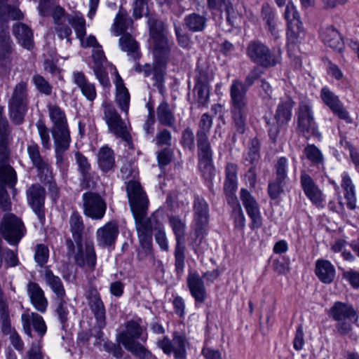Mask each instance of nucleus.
I'll return each instance as SVG.
<instances>
[{
  "instance_id": "nucleus-1",
  "label": "nucleus",
  "mask_w": 359,
  "mask_h": 359,
  "mask_svg": "<svg viewBox=\"0 0 359 359\" xmlns=\"http://www.w3.org/2000/svg\"><path fill=\"white\" fill-rule=\"evenodd\" d=\"M126 191L131 210L135 221L140 248L137 258L140 260L153 255L152 231L156 220L155 217L146 218L148 199L139 182L129 180Z\"/></svg>"
},
{
  "instance_id": "nucleus-2",
  "label": "nucleus",
  "mask_w": 359,
  "mask_h": 359,
  "mask_svg": "<svg viewBox=\"0 0 359 359\" xmlns=\"http://www.w3.org/2000/svg\"><path fill=\"white\" fill-rule=\"evenodd\" d=\"M150 35L155 43L154 56L156 57L154 67L151 68L148 64L144 67L137 65V72H143L145 76L153 74L154 79L157 84H161L164 79L166 58L168 55V42L164 34V26L161 21L154 18L148 20Z\"/></svg>"
},
{
  "instance_id": "nucleus-3",
  "label": "nucleus",
  "mask_w": 359,
  "mask_h": 359,
  "mask_svg": "<svg viewBox=\"0 0 359 359\" xmlns=\"http://www.w3.org/2000/svg\"><path fill=\"white\" fill-rule=\"evenodd\" d=\"M52 17L56 35L60 40L66 39L69 45L72 44V31L69 25L74 28L76 35L81 36L83 33L84 17L81 13L68 14L62 8L57 6L53 11Z\"/></svg>"
},
{
  "instance_id": "nucleus-4",
  "label": "nucleus",
  "mask_w": 359,
  "mask_h": 359,
  "mask_svg": "<svg viewBox=\"0 0 359 359\" xmlns=\"http://www.w3.org/2000/svg\"><path fill=\"white\" fill-rule=\"evenodd\" d=\"M22 18L23 13L17 6H0V60L5 65L11 62L14 50V43L8 30V20Z\"/></svg>"
},
{
  "instance_id": "nucleus-5",
  "label": "nucleus",
  "mask_w": 359,
  "mask_h": 359,
  "mask_svg": "<svg viewBox=\"0 0 359 359\" xmlns=\"http://www.w3.org/2000/svg\"><path fill=\"white\" fill-rule=\"evenodd\" d=\"M11 133L8 122L3 115V108L0 107V182L13 188L17 182V174L8 164L9 151L6 147L11 138Z\"/></svg>"
},
{
  "instance_id": "nucleus-6",
  "label": "nucleus",
  "mask_w": 359,
  "mask_h": 359,
  "mask_svg": "<svg viewBox=\"0 0 359 359\" xmlns=\"http://www.w3.org/2000/svg\"><path fill=\"white\" fill-rule=\"evenodd\" d=\"M248 87L239 80H233L230 88L231 113L233 122L238 133L245 130V119L248 114L246 93Z\"/></svg>"
},
{
  "instance_id": "nucleus-7",
  "label": "nucleus",
  "mask_w": 359,
  "mask_h": 359,
  "mask_svg": "<svg viewBox=\"0 0 359 359\" xmlns=\"http://www.w3.org/2000/svg\"><path fill=\"white\" fill-rule=\"evenodd\" d=\"M142 332L143 329L139 321L129 320L126 323V330L119 334L118 341L126 350L139 358L151 359V353L137 341Z\"/></svg>"
},
{
  "instance_id": "nucleus-8",
  "label": "nucleus",
  "mask_w": 359,
  "mask_h": 359,
  "mask_svg": "<svg viewBox=\"0 0 359 359\" xmlns=\"http://www.w3.org/2000/svg\"><path fill=\"white\" fill-rule=\"evenodd\" d=\"M169 224L175 236L176 245L175 248V267L177 277H181L185 266V245L184 237L186 222L178 216H170Z\"/></svg>"
},
{
  "instance_id": "nucleus-9",
  "label": "nucleus",
  "mask_w": 359,
  "mask_h": 359,
  "mask_svg": "<svg viewBox=\"0 0 359 359\" xmlns=\"http://www.w3.org/2000/svg\"><path fill=\"white\" fill-rule=\"evenodd\" d=\"M28 90L27 83L20 81L13 89L8 102L10 118L16 125L21 124L27 111Z\"/></svg>"
},
{
  "instance_id": "nucleus-10",
  "label": "nucleus",
  "mask_w": 359,
  "mask_h": 359,
  "mask_svg": "<svg viewBox=\"0 0 359 359\" xmlns=\"http://www.w3.org/2000/svg\"><path fill=\"white\" fill-rule=\"evenodd\" d=\"M246 52L253 62L264 67H273L281 60V51L279 49L270 50L266 46L259 41H251Z\"/></svg>"
},
{
  "instance_id": "nucleus-11",
  "label": "nucleus",
  "mask_w": 359,
  "mask_h": 359,
  "mask_svg": "<svg viewBox=\"0 0 359 359\" xmlns=\"http://www.w3.org/2000/svg\"><path fill=\"white\" fill-rule=\"evenodd\" d=\"M0 234L10 245H16L26 234V228L19 217L7 213L0 223Z\"/></svg>"
},
{
  "instance_id": "nucleus-12",
  "label": "nucleus",
  "mask_w": 359,
  "mask_h": 359,
  "mask_svg": "<svg viewBox=\"0 0 359 359\" xmlns=\"http://www.w3.org/2000/svg\"><path fill=\"white\" fill-rule=\"evenodd\" d=\"M197 145L198 149V168L206 180H211L215 175L212 164V151L208 136L197 133Z\"/></svg>"
},
{
  "instance_id": "nucleus-13",
  "label": "nucleus",
  "mask_w": 359,
  "mask_h": 359,
  "mask_svg": "<svg viewBox=\"0 0 359 359\" xmlns=\"http://www.w3.org/2000/svg\"><path fill=\"white\" fill-rule=\"evenodd\" d=\"M103 109L104 118L109 132L128 142L130 140V135L126 122L121 118L113 105L103 104Z\"/></svg>"
},
{
  "instance_id": "nucleus-14",
  "label": "nucleus",
  "mask_w": 359,
  "mask_h": 359,
  "mask_svg": "<svg viewBox=\"0 0 359 359\" xmlns=\"http://www.w3.org/2000/svg\"><path fill=\"white\" fill-rule=\"evenodd\" d=\"M27 151L33 167L36 170L37 177L41 182H49L53 179V170L47 158L40 152L38 144L31 142L27 144Z\"/></svg>"
},
{
  "instance_id": "nucleus-15",
  "label": "nucleus",
  "mask_w": 359,
  "mask_h": 359,
  "mask_svg": "<svg viewBox=\"0 0 359 359\" xmlns=\"http://www.w3.org/2000/svg\"><path fill=\"white\" fill-rule=\"evenodd\" d=\"M83 212L85 216L93 220H101L106 212L107 204L104 200L94 192H86L82 196Z\"/></svg>"
},
{
  "instance_id": "nucleus-16",
  "label": "nucleus",
  "mask_w": 359,
  "mask_h": 359,
  "mask_svg": "<svg viewBox=\"0 0 359 359\" xmlns=\"http://www.w3.org/2000/svg\"><path fill=\"white\" fill-rule=\"evenodd\" d=\"M285 18L287 22V36L289 41L288 48L299 43L304 36L302 22L296 7L292 3H288L285 11Z\"/></svg>"
},
{
  "instance_id": "nucleus-17",
  "label": "nucleus",
  "mask_w": 359,
  "mask_h": 359,
  "mask_svg": "<svg viewBox=\"0 0 359 359\" xmlns=\"http://www.w3.org/2000/svg\"><path fill=\"white\" fill-rule=\"evenodd\" d=\"M46 193L45 189L39 184H33L26 190V198L28 205L36 215L40 223L44 224L45 200Z\"/></svg>"
},
{
  "instance_id": "nucleus-18",
  "label": "nucleus",
  "mask_w": 359,
  "mask_h": 359,
  "mask_svg": "<svg viewBox=\"0 0 359 359\" xmlns=\"http://www.w3.org/2000/svg\"><path fill=\"white\" fill-rule=\"evenodd\" d=\"M312 107L310 104L302 102L299 105L298 116V126L304 136L309 139L311 136L320 138V134L314 122Z\"/></svg>"
},
{
  "instance_id": "nucleus-19",
  "label": "nucleus",
  "mask_w": 359,
  "mask_h": 359,
  "mask_svg": "<svg viewBox=\"0 0 359 359\" xmlns=\"http://www.w3.org/2000/svg\"><path fill=\"white\" fill-rule=\"evenodd\" d=\"M48 113L53 123L51 128L53 138H71L64 111L57 105H49Z\"/></svg>"
},
{
  "instance_id": "nucleus-20",
  "label": "nucleus",
  "mask_w": 359,
  "mask_h": 359,
  "mask_svg": "<svg viewBox=\"0 0 359 359\" xmlns=\"http://www.w3.org/2000/svg\"><path fill=\"white\" fill-rule=\"evenodd\" d=\"M240 198L249 217L251 219L250 225L252 229H259L262 225L259 206L252 195L245 189H241Z\"/></svg>"
},
{
  "instance_id": "nucleus-21",
  "label": "nucleus",
  "mask_w": 359,
  "mask_h": 359,
  "mask_svg": "<svg viewBox=\"0 0 359 359\" xmlns=\"http://www.w3.org/2000/svg\"><path fill=\"white\" fill-rule=\"evenodd\" d=\"M320 97L325 104L339 118L350 123L351 121L348 112L344 107L343 104L329 88L323 87L320 90Z\"/></svg>"
},
{
  "instance_id": "nucleus-22",
  "label": "nucleus",
  "mask_w": 359,
  "mask_h": 359,
  "mask_svg": "<svg viewBox=\"0 0 359 359\" xmlns=\"http://www.w3.org/2000/svg\"><path fill=\"white\" fill-rule=\"evenodd\" d=\"M300 184L306 197L316 206L322 207L325 196L313 178L309 174L303 172L300 176Z\"/></svg>"
},
{
  "instance_id": "nucleus-23",
  "label": "nucleus",
  "mask_w": 359,
  "mask_h": 359,
  "mask_svg": "<svg viewBox=\"0 0 359 359\" xmlns=\"http://www.w3.org/2000/svg\"><path fill=\"white\" fill-rule=\"evenodd\" d=\"M77 251L74 256L76 263L93 271L96 265V254L93 242H86L83 248L82 242L76 243Z\"/></svg>"
},
{
  "instance_id": "nucleus-24",
  "label": "nucleus",
  "mask_w": 359,
  "mask_h": 359,
  "mask_svg": "<svg viewBox=\"0 0 359 359\" xmlns=\"http://www.w3.org/2000/svg\"><path fill=\"white\" fill-rule=\"evenodd\" d=\"M119 233L118 226L115 221H109L96 231L97 245L102 248L114 244Z\"/></svg>"
},
{
  "instance_id": "nucleus-25",
  "label": "nucleus",
  "mask_w": 359,
  "mask_h": 359,
  "mask_svg": "<svg viewBox=\"0 0 359 359\" xmlns=\"http://www.w3.org/2000/svg\"><path fill=\"white\" fill-rule=\"evenodd\" d=\"M86 297L88 304L93 312L99 328L105 326V309L97 290L90 287L86 292Z\"/></svg>"
},
{
  "instance_id": "nucleus-26",
  "label": "nucleus",
  "mask_w": 359,
  "mask_h": 359,
  "mask_svg": "<svg viewBox=\"0 0 359 359\" xmlns=\"http://www.w3.org/2000/svg\"><path fill=\"white\" fill-rule=\"evenodd\" d=\"M92 57L93 59L92 69L96 79L102 86L109 87L110 86V82L107 73L104 67V63L106 62V57L100 46L93 49Z\"/></svg>"
},
{
  "instance_id": "nucleus-27",
  "label": "nucleus",
  "mask_w": 359,
  "mask_h": 359,
  "mask_svg": "<svg viewBox=\"0 0 359 359\" xmlns=\"http://www.w3.org/2000/svg\"><path fill=\"white\" fill-rule=\"evenodd\" d=\"M74 83L79 88L82 95L90 102L97 97L95 86L88 81L83 72L74 71L72 75Z\"/></svg>"
},
{
  "instance_id": "nucleus-28",
  "label": "nucleus",
  "mask_w": 359,
  "mask_h": 359,
  "mask_svg": "<svg viewBox=\"0 0 359 359\" xmlns=\"http://www.w3.org/2000/svg\"><path fill=\"white\" fill-rule=\"evenodd\" d=\"M56 166L62 172H65L69 167L66 151L69 149L71 138L53 139Z\"/></svg>"
},
{
  "instance_id": "nucleus-29",
  "label": "nucleus",
  "mask_w": 359,
  "mask_h": 359,
  "mask_svg": "<svg viewBox=\"0 0 359 359\" xmlns=\"http://www.w3.org/2000/svg\"><path fill=\"white\" fill-rule=\"evenodd\" d=\"M328 316L334 320L358 319L359 314L349 304L335 302L328 311Z\"/></svg>"
},
{
  "instance_id": "nucleus-30",
  "label": "nucleus",
  "mask_w": 359,
  "mask_h": 359,
  "mask_svg": "<svg viewBox=\"0 0 359 359\" xmlns=\"http://www.w3.org/2000/svg\"><path fill=\"white\" fill-rule=\"evenodd\" d=\"M23 329L26 334L32 337L31 325L40 337H43L47 331L46 323L39 314L32 313L31 315L22 316Z\"/></svg>"
},
{
  "instance_id": "nucleus-31",
  "label": "nucleus",
  "mask_w": 359,
  "mask_h": 359,
  "mask_svg": "<svg viewBox=\"0 0 359 359\" xmlns=\"http://www.w3.org/2000/svg\"><path fill=\"white\" fill-rule=\"evenodd\" d=\"M187 285L196 302L203 303L206 298V290L202 278L197 272L189 273Z\"/></svg>"
},
{
  "instance_id": "nucleus-32",
  "label": "nucleus",
  "mask_w": 359,
  "mask_h": 359,
  "mask_svg": "<svg viewBox=\"0 0 359 359\" xmlns=\"http://www.w3.org/2000/svg\"><path fill=\"white\" fill-rule=\"evenodd\" d=\"M27 294L33 306L41 313L46 312L48 307V300L39 285L34 282H29L27 284Z\"/></svg>"
},
{
  "instance_id": "nucleus-33",
  "label": "nucleus",
  "mask_w": 359,
  "mask_h": 359,
  "mask_svg": "<svg viewBox=\"0 0 359 359\" xmlns=\"http://www.w3.org/2000/svg\"><path fill=\"white\" fill-rule=\"evenodd\" d=\"M133 21L129 17L127 11L123 8H120L112 25V32L116 36L130 33L133 29Z\"/></svg>"
},
{
  "instance_id": "nucleus-34",
  "label": "nucleus",
  "mask_w": 359,
  "mask_h": 359,
  "mask_svg": "<svg viewBox=\"0 0 359 359\" xmlns=\"http://www.w3.org/2000/svg\"><path fill=\"white\" fill-rule=\"evenodd\" d=\"M315 274L322 283L330 284L335 278L336 269L330 261L320 259L316 262Z\"/></svg>"
},
{
  "instance_id": "nucleus-35",
  "label": "nucleus",
  "mask_w": 359,
  "mask_h": 359,
  "mask_svg": "<svg viewBox=\"0 0 359 359\" xmlns=\"http://www.w3.org/2000/svg\"><path fill=\"white\" fill-rule=\"evenodd\" d=\"M13 33L19 44L27 50L34 47L33 32L24 23H15L13 27Z\"/></svg>"
},
{
  "instance_id": "nucleus-36",
  "label": "nucleus",
  "mask_w": 359,
  "mask_h": 359,
  "mask_svg": "<svg viewBox=\"0 0 359 359\" xmlns=\"http://www.w3.org/2000/svg\"><path fill=\"white\" fill-rule=\"evenodd\" d=\"M115 86L116 90V102L120 109L126 114H128L130 106V94L119 74L116 76Z\"/></svg>"
},
{
  "instance_id": "nucleus-37",
  "label": "nucleus",
  "mask_w": 359,
  "mask_h": 359,
  "mask_svg": "<svg viewBox=\"0 0 359 359\" xmlns=\"http://www.w3.org/2000/svg\"><path fill=\"white\" fill-rule=\"evenodd\" d=\"M156 116L158 122L170 128L175 126L176 118L175 109L169 105L166 101H162L156 109Z\"/></svg>"
},
{
  "instance_id": "nucleus-38",
  "label": "nucleus",
  "mask_w": 359,
  "mask_h": 359,
  "mask_svg": "<svg viewBox=\"0 0 359 359\" xmlns=\"http://www.w3.org/2000/svg\"><path fill=\"white\" fill-rule=\"evenodd\" d=\"M323 42L332 49L341 50L344 43L339 32L332 26L323 28L320 32Z\"/></svg>"
},
{
  "instance_id": "nucleus-39",
  "label": "nucleus",
  "mask_w": 359,
  "mask_h": 359,
  "mask_svg": "<svg viewBox=\"0 0 359 359\" xmlns=\"http://www.w3.org/2000/svg\"><path fill=\"white\" fill-rule=\"evenodd\" d=\"M97 164L100 169L107 172L115 167V158L114 151L108 147H102L97 154Z\"/></svg>"
},
{
  "instance_id": "nucleus-40",
  "label": "nucleus",
  "mask_w": 359,
  "mask_h": 359,
  "mask_svg": "<svg viewBox=\"0 0 359 359\" xmlns=\"http://www.w3.org/2000/svg\"><path fill=\"white\" fill-rule=\"evenodd\" d=\"M118 43L121 49L126 52L133 60L140 57L138 43L130 33L123 34L119 39Z\"/></svg>"
},
{
  "instance_id": "nucleus-41",
  "label": "nucleus",
  "mask_w": 359,
  "mask_h": 359,
  "mask_svg": "<svg viewBox=\"0 0 359 359\" xmlns=\"http://www.w3.org/2000/svg\"><path fill=\"white\" fill-rule=\"evenodd\" d=\"M76 161L79 167V171L82 177V183L85 184L86 187H91L93 186V183L91 182V166L89 163L87 158L84 156L80 152L75 154Z\"/></svg>"
},
{
  "instance_id": "nucleus-42",
  "label": "nucleus",
  "mask_w": 359,
  "mask_h": 359,
  "mask_svg": "<svg viewBox=\"0 0 359 359\" xmlns=\"http://www.w3.org/2000/svg\"><path fill=\"white\" fill-rule=\"evenodd\" d=\"M69 223L74 241L82 242L85 228L82 216L77 211L73 212L70 215Z\"/></svg>"
},
{
  "instance_id": "nucleus-43",
  "label": "nucleus",
  "mask_w": 359,
  "mask_h": 359,
  "mask_svg": "<svg viewBox=\"0 0 359 359\" xmlns=\"http://www.w3.org/2000/svg\"><path fill=\"white\" fill-rule=\"evenodd\" d=\"M292 107L293 102L290 99L278 104L275 114V120L277 124L283 126L289 122L292 117Z\"/></svg>"
},
{
  "instance_id": "nucleus-44",
  "label": "nucleus",
  "mask_w": 359,
  "mask_h": 359,
  "mask_svg": "<svg viewBox=\"0 0 359 359\" xmlns=\"http://www.w3.org/2000/svg\"><path fill=\"white\" fill-rule=\"evenodd\" d=\"M195 220L198 225L203 227L208 220V205L204 198L196 196L194 200Z\"/></svg>"
},
{
  "instance_id": "nucleus-45",
  "label": "nucleus",
  "mask_w": 359,
  "mask_h": 359,
  "mask_svg": "<svg viewBox=\"0 0 359 359\" xmlns=\"http://www.w3.org/2000/svg\"><path fill=\"white\" fill-rule=\"evenodd\" d=\"M45 280L52 291L56 294L57 299L65 297V290L61 279L53 274L52 271L46 269L45 271Z\"/></svg>"
},
{
  "instance_id": "nucleus-46",
  "label": "nucleus",
  "mask_w": 359,
  "mask_h": 359,
  "mask_svg": "<svg viewBox=\"0 0 359 359\" xmlns=\"http://www.w3.org/2000/svg\"><path fill=\"white\" fill-rule=\"evenodd\" d=\"M186 27L192 32H201L205 27L206 18L198 13H191L184 18Z\"/></svg>"
},
{
  "instance_id": "nucleus-47",
  "label": "nucleus",
  "mask_w": 359,
  "mask_h": 359,
  "mask_svg": "<svg viewBox=\"0 0 359 359\" xmlns=\"http://www.w3.org/2000/svg\"><path fill=\"white\" fill-rule=\"evenodd\" d=\"M172 347L175 357L177 359L186 358V338L184 335L175 332L172 337Z\"/></svg>"
},
{
  "instance_id": "nucleus-48",
  "label": "nucleus",
  "mask_w": 359,
  "mask_h": 359,
  "mask_svg": "<svg viewBox=\"0 0 359 359\" xmlns=\"http://www.w3.org/2000/svg\"><path fill=\"white\" fill-rule=\"evenodd\" d=\"M237 187V167L233 163H228L226 167V180L224 189L230 192L236 190Z\"/></svg>"
},
{
  "instance_id": "nucleus-49",
  "label": "nucleus",
  "mask_w": 359,
  "mask_h": 359,
  "mask_svg": "<svg viewBox=\"0 0 359 359\" xmlns=\"http://www.w3.org/2000/svg\"><path fill=\"white\" fill-rule=\"evenodd\" d=\"M262 14L272 35L274 36L275 39H278L279 36L278 31L276 28L274 22L275 12L273 8L268 4H265L262 6Z\"/></svg>"
},
{
  "instance_id": "nucleus-50",
  "label": "nucleus",
  "mask_w": 359,
  "mask_h": 359,
  "mask_svg": "<svg viewBox=\"0 0 359 359\" xmlns=\"http://www.w3.org/2000/svg\"><path fill=\"white\" fill-rule=\"evenodd\" d=\"M214 74L212 69L207 65L198 66L196 76V84H206L209 86V83L213 80Z\"/></svg>"
},
{
  "instance_id": "nucleus-51",
  "label": "nucleus",
  "mask_w": 359,
  "mask_h": 359,
  "mask_svg": "<svg viewBox=\"0 0 359 359\" xmlns=\"http://www.w3.org/2000/svg\"><path fill=\"white\" fill-rule=\"evenodd\" d=\"M0 327L5 335H10L15 332L11 325L8 306L4 309H0Z\"/></svg>"
},
{
  "instance_id": "nucleus-52",
  "label": "nucleus",
  "mask_w": 359,
  "mask_h": 359,
  "mask_svg": "<svg viewBox=\"0 0 359 359\" xmlns=\"http://www.w3.org/2000/svg\"><path fill=\"white\" fill-rule=\"evenodd\" d=\"M306 158L313 164L320 165L323 163V156L320 150L313 144H309L304 149Z\"/></svg>"
},
{
  "instance_id": "nucleus-53",
  "label": "nucleus",
  "mask_w": 359,
  "mask_h": 359,
  "mask_svg": "<svg viewBox=\"0 0 359 359\" xmlns=\"http://www.w3.org/2000/svg\"><path fill=\"white\" fill-rule=\"evenodd\" d=\"M194 92L198 107L205 105L209 99V86L206 84H196L194 87Z\"/></svg>"
},
{
  "instance_id": "nucleus-54",
  "label": "nucleus",
  "mask_w": 359,
  "mask_h": 359,
  "mask_svg": "<svg viewBox=\"0 0 359 359\" xmlns=\"http://www.w3.org/2000/svg\"><path fill=\"white\" fill-rule=\"evenodd\" d=\"M232 217L233 218L235 228L243 231L245 226V217L240 204L237 203V201L235 202Z\"/></svg>"
},
{
  "instance_id": "nucleus-55",
  "label": "nucleus",
  "mask_w": 359,
  "mask_h": 359,
  "mask_svg": "<svg viewBox=\"0 0 359 359\" xmlns=\"http://www.w3.org/2000/svg\"><path fill=\"white\" fill-rule=\"evenodd\" d=\"M32 81L36 88L41 93L46 95H50L52 93V86L41 75L36 74L32 77Z\"/></svg>"
},
{
  "instance_id": "nucleus-56",
  "label": "nucleus",
  "mask_w": 359,
  "mask_h": 359,
  "mask_svg": "<svg viewBox=\"0 0 359 359\" xmlns=\"http://www.w3.org/2000/svg\"><path fill=\"white\" fill-rule=\"evenodd\" d=\"M49 250L44 244H38L36 246L34 260L40 266H43L48 260Z\"/></svg>"
},
{
  "instance_id": "nucleus-57",
  "label": "nucleus",
  "mask_w": 359,
  "mask_h": 359,
  "mask_svg": "<svg viewBox=\"0 0 359 359\" xmlns=\"http://www.w3.org/2000/svg\"><path fill=\"white\" fill-rule=\"evenodd\" d=\"M36 128L42 147L45 149L49 150L51 148V142L48 128L42 122H38Z\"/></svg>"
},
{
  "instance_id": "nucleus-58",
  "label": "nucleus",
  "mask_w": 359,
  "mask_h": 359,
  "mask_svg": "<svg viewBox=\"0 0 359 359\" xmlns=\"http://www.w3.org/2000/svg\"><path fill=\"white\" fill-rule=\"evenodd\" d=\"M285 184V180H279L276 178V180L269 184L268 193L271 199H277L280 194L283 192V187Z\"/></svg>"
},
{
  "instance_id": "nucleus-59",
  "label": "nucleus",
  "mask_w": 359,
  "mask_h": 359,
  "mask_svg": "<svg viewBox=\"0 0 359 359\" xmlns=\"http://www.w3.org/2000/svg\"><path fill=\"white\" fill-rule=\"evenodd\" d=\"M56 313L58 316L60 323L62 324V328H64L69 314L67 304L64 300V298L57 299Z\"/></svg>"
},
{
  "instance_id": "nucleus-60",
  "label": "nucleus",
  "mask_w": 359,
  "mask_h": 359,
  "mask_svg": "<svg viewBox=\"0 0 359 359\" xmlns=\"http://www.w3.org/2000/svg\"><path fill=\"white\" fill-rule=\"evenodd\" d=\"M4 253V261L5 267L6 269L9 267H15L20 264V261L18 257V253L13 250L6 248H3Z\"/></svg>"
},
{
  "instance_id": "nucleus-61",
  "label": "nucleus",
  "mask_w": 359,
  "mask_h": 359,
  "mask_svg": "<svg viewBox=\"0 0 359 359\" xmlns=\"http://www.w3.org/2000/svg\"><path fill=\"white\" fill-rule=\"evenodd\" d=\"M287 159L285 157H280L276 164V178L279 180H285L287 177Z\"/></svg>"
},
{
  "instance_id": "nucleus-62",
  "label": "nucleus",
  "mask_w": 359,
  "mask_h": 359,
  "mask_svg": "<svg viewBox=\"0 0 359 359\" xmlns=\"http://www.w3.org/2000/svg\"><path fill=\"white\" fill-rule=\"evenodd\" d=\"M86 34V20L84 19L83 33L81 36L76 35V37L79 39L81 45L83 48L93 47L95 48H97V46H99L96 38L94 36L90 35L87 37H85Z\"/></svg>"
},
{
  "instance_id": "nucleus-63",
  "label": "nucleus",
  "mask_w": 359,
  "mask_h": 359,
  "mask_svg": "<svg viewBox=\"0 0 359 359\" xmlns=\"http://www.w3.org/2000/svg\"><path fill=\"white\" fill-rule=\"evenodd\" d=\"M358 319H344L336 320V330L340 334L344 335L348 334L352 330V324L355 323Z\"/></svg>"
},
{
  "instance_id": "nucleus-64",
  "label": "nucleus",
  "mask_w": 359,
  "mask_h": 359,
  "mask_svg": "<svg viewBox=\"0 0 359 359\" xmlns=\"http://www.w3.org/2000/svg\"><path fill=\"white\" fill-rule=\"evenodd\" d=\"M172 136L171 133L166 129H163L158 132L156 137V145L161 146H170L171 144Z\"/></svg>"
}]
</instances>
